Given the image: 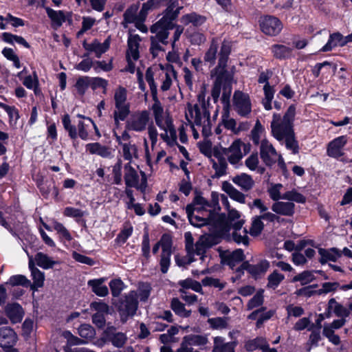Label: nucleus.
<instances>
[{
  "instance_id": "f257e3e1",
  "label": "nucleus",
  "mask_w": 352,
  "mask_h": 352,
  "mask_svg": "<svg viewBox=\"0 0 352 352\" xmlns=\"http://www.w3.org/2000/svg\"><path fill=\"white\" fill-rule=\"evenodd\" d=\"M212 205L202 197H195L193 204L186 208L188 220L195 227H201L205 225L212 224L219 226V215L215 212V206L218 204L217 195L212 192Z\"/></svg>"
},
{
  "instance_id": "f03ea898",
  "label": "nucleus",
  "mask_w": 352,
  "mask_h": 352,
  "mask_svg": "<svg viewBox=\"0 0 352 352\" xmlns=\"http://www.w3.org/2000/svg\"><path fill=\"white\" fill-rule=\"evenodd\" d=\"M175 8L174 3L170 5L164 16L151 28V32L155 34L151 38V51L154 56H157L159 51L164 50L162 45L168 43V30L174 27L173 21L178 14L177 12L174 11Z\"/></svg>"
},
{
  "instance_id": "7ed1b4c3",
  "label": "nucleus",
  "mask_w": 352,
  "mask_h": 352,
  "mask_svg": "<svg viewBox=\"0 0 352 352\" xmlns=\"http://www.w3.org/2000/svg\"><path fill=\"white\" fill-rule=\"evenodd\" d=\"M153 98L155 102L152 110L155 123L161 131L160 136L168 145L173 146L176 143L177 135L172 120L164 114L161 103L156 99V95Z\"/></svg>"
},
{
  "instance_id": "20e7f679",
  "label": "nucleus",
  "mask_w": 352,
  "mask_h": 352,
  "mask_svg": "<svg viewBox=\"0 0 352 352\" xmlns=\"http://www.w3.org/2000/svg\"><path fill=\"white\" fill-rule=\"evenodd\" d=\"M151 292V287L147 283L140 284L137 292L131 291L125 296V300L119 307L121 320L125 322L128 317L133 316L138 309V299L145 302Z\"/></svg>"
},
{
  "instance_id": "39448f33",
  "label": "nucleus",
  "mask_w": 352,
  "mask_h": 352,
  "mask_svg": "<svg viewBox=\"0 0 352 352\" xmlns=\"http://www.w3.org/2000/svg\"><path fill=\"white\" fill-rule=\"evenodd\" d=\"M157 74L160 76L162 81L161 89L167 91L170 88L173 80L176 79V73L173 67L170 64L159 65L148 68L146 72V80L150 86V89L153 96L157 94V85L154 82V75Z\"/></svg>"
},
{
  "instance_id": "423d86ee",
  "label": "nucleus",
  "mask_w": 352,
  "mask_h": 352,
  "mask_svg": "<svg viewBox=\"0 0 352 352\" xmlns=\"http://www.w3.org/2000/svg\"><path fill=\"white\" fill-rule=\"evenodd\" d=\"M250 144L237 138L228 148L215 146L212 150V155L214 157H226V159L230 164L236 165L250 152Z\"/></svg>"
},
{
  "instance_id": "0eeeda50",
  "label": "nucleus",
  "mask_w": 352,
  "mask_h": 352,
  "mask_svg": "<svg viewBox=\"0 0 352 352\" xmlns=\"http://www.w3.org/2000/svg\"><path fill=\"white\" fill-rule=\"evenodd\" d=\"M295 116L294 105H290L283 116L278 113H274L271 122V130L272 135L278 141L282 142L284 135L294 132L293 126Z\"/></svg>"
},
{
  "instance_id": "6e6552de",
  "label": "nucleus",
  "mask_w": 352,
  "mask_h": 352,
  "mask_svg": "<svg viewBox=\"0 0 352 352\" xmlns=\"http://www.w3.org/2000/svg\"><path fill=\"white\" fill-rule=\"evenodd\" d=\"M231 51V43L224 41L221 46L218 65L211 72L212 76H217L212 89V96L214 100L219 97L221 92V80L223 78L226 73V67Z\"/></svg>"
},
{
  "instance_id": "1a4fd4ad",
  "label": "nucleus",
  "mask_w": 352,
  "mask_h": 352,
  "mask_svg": "<svg viewBox=\"0 0 352 352\" xmlns=\"http://www.w3.org/2000/svg\"><path fill=\"white\" fill-rule=\"evenodd\" d=\"M283 185L281 184H270L267 192L270 199L274 201L280 199L287 201H295V202L303 204L306 201V198L296 190L287 191L282 194Z\"/></svg>"
},
{
  "instance_id": "9d476101",
  "label": "nucleus",
  "mask_w": 352,
  "mask_h": 352,
  "mask_svg": "<svg viewBox=\"0 0 352 352\" xmlns=\"http://www.w3.org/2000/svg\"><path fill=\"white\" fill-rule=\"evenodd\" d=\"M115 110L113 118L116 124L123 121L129 113V104L126 102V90L123 87H119L114 94Z\"/></svg>"
},
{
  "instance_id": "9b49d317",
  "label": "nucleus",
  "mask_w": 352,
  "mask_h": 352,
  "mask_svg": "<svg viewBox=\"0 0 352 352\" xmlns=\"http://www.w3.org/2000/svg\"><path fill=\"white\" fill-rule=\"evenodd\" d=\"M260 155L266 166H271L276 162L280 167L285 166L282 156L267 139H263L261 142Z\"/></svg>"
},
{
  "instance_id": "f8f14e48",
  "label": "nucleus",
  "mask_w": 352,
  "mask_h": 352,
  "mask_svg": "<svg viewBox=\"0 0 352 352\" xmlns=\"http://www.w3.org/2000/svg\"><path fill=\"white\" fill-rule=\"evenodd\" d=\"M151 118L147 111H142L134 113L126 122L128 129L136 132L144 131L149 125Z\"/></svg>"
},
{
  "instance_id": "ddd939ff",
  "label": "nucleus",
  "mask_w": 352,
  "mask_h": 352,
  "mask_svg": "<svg viewBox=\"0 0 352 352\" xmlns=\"http://www.w3.org/2000/svg\"><path fill=\"white\" fill-rule=\"evenodd\" d=\"M140 37L137 34H129L128 38V50L126 53V58L128 61L127 70L131 73L135 71V65L133 61H135L139 58V47L140 43Z\"/></svg>"
},
{
  "instance_id": "4468645a",
  "label": "nucleus",
  "mask_w": 352,
  "mask_h": 352,
  "mask_svg": "<svg viewBox=\"0 0 352 352\" xmlns=\"http://www.w3.org/2000/svg\"><path fill=\"white\" fill-rule=\"evenodd\" d=\"M233 107L241 116H248L252 109L249 95L241 91H236L233 96Z\"/></svg>"
},
{
  "instance_id": "2eb2a0df",
  "label": "nucleus",
  "mask_w": 352,
  "mask_h": 352,
  "mask_svg": "<svg viewBox=\"0 0 352 352\" xmlns=\"http://www.w3.org/2000/svg\"><path fill=\"white\" fill-rule=\"evenodd\" d=\"M259 25L261 31L269 36H276L278 34L282 28L281 21L273 16H264L260 18Z\"/></svg>"
},
{
  "instance_id": "dca6fc26",
  "label": "nucleus",
  "mask_w": 352,
  "mask_h": 352,
  "mask_svg": "<svg viewBox=\"0 0 352 352\" xmlns=\"http://www.w3.org/2000/svg\"><path fill=\"white\" fill-rule=\"evenodd\" d=\"M142 183L138 184V175L136 170L131 167L129 164L125 166V182L128 186L136 187L142 191L144 190L146 187V178L144 172H141Z\"/></svg>"
},
{
  "instance_id": "f3484780",
  "label": "nucleus",
  "mask_w": 352,
  "mask_h": 352,
  "mask_svg": "<svg viewBox=\"0 0 352 352\" xmlns=\"http://www.w3.org/2000/svg\"><path fill=\"white\" fill-rule=\"evenodd\" d=\"M16 342V335L14 331L8 327H0V346L7 352H18L16 349L12 346Z\"/></svg>"
},
{
  "instance_id": "a211bd4d",
  "label": "nucleus",
  "mask_w": 352,
  "mask_h": 352,
  "mask_svg": "<svg viewBox=\"0 0 352 352\" xmlns=\"http://www.w3.org/2000/svg\"><path fill=\"white\" fill-rule=\"evenodd\" d=\"M348 142L346 135H341L331 140L327 145V154L333 158L340 157L344 155V147Z\"/></svg>"
},
{
  "instance_id": "6ab92c4d",
  "label": "nucleus",
  "mask_w": 352,
  "mask_h": 352,
  "mask_svg": "<svg viewBox=\"0 0 352 352\" xmlns=\"http://www.w3.org/2000/svg\"><path fill=\"white\" fill-rule=\"evenodd\" d=\"M163 252L160 259L161 271L166 273L170 265V257L171 255L172 241L170 236L164 234L162 236Z\"/></svg>"
},
{
  "instance_id": "aec40b11",
  "label": "nucleus",
  "mask_w": 352,
  "mask_h": 352,
  "mask_svg": "<svg viewBox=\"0 0 352 352\" xmlns=\"http://www.w3.org/2000/svg\"><path fill=\"white\" fill-rule=\"evenodd\" d=\"M28 257L29 268L31 272V276L33 280V283H30L29 286H30L33 291H36L38 288H41L44 285L45 274L36 267L33 261V257L32 256H28Z\"/></svg>"
},
{
  "instance_id": "412c9836",
  "label": "nucleus",
  "mask_w": 352,
  "mask_h": 352,
  "mask_svg": "<svg viewBox=\"0 0 352 352\" xmlns=\"http://www.w3.org/2000/svg\"><path fill=\"white\" fill-rule=\"evenodd\" d=\"M294 201H277L272 205V210L277 214L292 217L295 212Z\"/></svg>"
},
{
  "instance_id": "4be33fe9",
  "label": "nucleus",
  "mask_w": 352,
  "mask_h": 352,
  "mask_svg": "<svg viewBox=\"0 0 352 352\" xmlns=\"http://www.w3.org/2000/svg\"><path fill=\"white\" fill-rule=\"evenodd\" d=\"M243 220H239L233 224L232 239L238 244L248 245V231L243 228Z\"/></svg>"
},
{
  "instance_id": "5701e85b",
  "label": "nucleus",
  "mask_w": 352,
  "mask_h": 352,
  "mask_svg": "<svg viewBox=\"0 0 352 352\" xmlns=\"http://www.w3.org/2000/svg\"><path fill=\"white\" fill-rule=\"evenodd\" d=\"M231 92L229 89L228 94H223L222 100L226 104L227 107L229 106V97ZM222 123L225 128L230 130L233 133L238 134V130L236 129V122L234 118L229 116L228 108L225 110L223 115L222 116Z\"/></svg>"
},
{
  "instance_id": "b1692460",
  "label": "nucleus",
  "mask_w": 352,
  "mask_h": 352,
  "mask_svg": "<svg viewBox=\"0 0 352 352\" xmlns=\"http://www.w3.org/2000/svg\"><path fill=\"white\" fill-rule=\"evenodd\" d=\"M216 242L214 238L211 234H204L201 236L195 244V253L197 255L201 256V259L204 258V254L207 248L211 247Z\"/></svg>"
},
{
  "instance_id": "393cba45",
  "label": "nucleus",
  "mask_w": 352,
  "mask_h": 352,
  "mask_svg": "<svg viewBox=\"0 0 352 352\" xmlns=\"http://www.w3.org/2000/svg\"><path fill=\"white\" fill-rule=\"evenodd\" d=\"M110 37H108L102 43L98 42L97 40H95L92 43L87 44L85 47L86 50L94 52L97 58H100L102 54L109 50L110 47Z\"/></svg>"
},
{
  "instance_id": "a878e982",
  "label": "nucleus",
  "mask_w": 352,
  "mask_h": 352,
  "mask_svg": "<svg viewBox=\"0 0 352 352\" xmlns=\"http://www.w3.org/2000/svg\"><path fill=\"white\" fill-rule=\"evenodd\" d=\"M346 45L345 38L339 32L330 34L327 43L321 48V52H329L336 47H342Z\"/></svg>"
},
{
  "instance_id": "bb28decb",
  "label": "nucleus",
  "mask_w": 352,
  "mask_h": 352,
  "mask_svg": "<svg viewBox=\"0 0 352 352\" xmlns=\"http://www.w3.org/2000/svg\"><path fill=\"white\" fill-rule=\"evenodd\" d=\"M107 280L106 278L89 280L87 283L88 286L91 288V291L98 296L104 297L109 294L108 287L104 285Z\"/></svg>"
},
{
  "instance_id": "cd10ccee",
  "label": "nucleus",
  "mask_w": 352,
  "mask_h": 352,
  "mask_svg": "<svg viewBox=\"0 0 352 352\" xmlns=\"http://www.w3.org/2000/svg\"><path fill=\"white\" fill-rule=\"evenodd\" d=\"M34 264L44 270L52 268L55 265L59 263L58 261L54 260L47 254L43 252H38L33 258Z\"/></svg>"
},
{
  "instance_id": "c85d7f7f",
  "label": "nucleus",
  "mask_w": 352,
  "mask_h": 352,
  "mask_svg": "<svg viewBox=\"0 0 352 352\" xmlns=\"http://www.w3.org/2000/svg\"><path fill=\"white\" fill-rule=\"evenodd\" d=\"M86 151L91 155H98L102 157H109L111 155V149L98 142L89 143L85 146Z\"/></svg>"
},
{
  "instance_id": "c756f323",
  "label": "nucleus",
  "mask_w": 352,
  "mask_h": 352,
  "mask_svg": "<svg viewBox=\"0 0 352 352\" xmlns=\"http://www.w3.org/2000/svg\"><path fill=\"white\" fill-rule=\"evenodd\" d=\"M318 253L320 256L319 260L321 263H325L329 261L334 262L341 256V253L336 248H320Z\"/></svg>"
},
{
  "instance_id": "7c9ffc66",
  "label": "nucleus",
  "mask_w": 352,
  "mask_h": 352,
  "mask_svg": "<svg viewBox=\"0 0 352 352\" xmlns=\"http://www.w3.org/2000/svg\"><path fill=\"white\" fill-rule=\"evenodd\" d=\"M222 190L226 192L232 199L241 204L245 203V195L236 189L230 183L228 182H223Z\"/></svg>"
},
{
  "instance_id": "2f4dec72",
  "label": "nucleus",
  "mask_w": 352,
  "mask_h": 352,
  "mask_svg": "<svg viewBox=\"0 0 352 352\" xmlns=\"http://www.w3.org/2000/svg\"><path fill=\"white\" fill-rule=\"evenodd\" d=\"M243 266L250 274L256 277L264 274L268 270L270 263L267 261L263 260L257 265H250L248 263H244Z\"/></svg>"
},
{
  "instance_id": "473e14b6",
  "label": "nucleus",
  "mask_w": 352,
  "mask_h": 352,
  "mask_svg": "<svg viewBox=\"0 0 352 352\" xmlns=\"http://www.w3.org/2000/svg\"><path fill=\"white\" fill-rule=\"evenodd\" d=\"M329 314L327 317H330L331 312L334 313L337 316L346 318L349 315V311L332 298L329 301L328 305Z\"/></svg>"
},
{
  "instance_id": "72a5a7b5",
  "label": "nucleus",
  "mask_w": 352,
  "mask_h": 352,
  "mask_svg": "<svg viewBox=\"0 0 352 352\" xmlns=\"http://www.w3.org/2000/svg\"><path fill=\"white\" fill-rule=\"evenodd\" d=\"M233 183L239 186L242 190H248L254 185V181L251 176L246 173H241L232 179Z\"/></svg>"
},
{
  "instance_id": "f704fd0d",
  "label": "nucleus",
  "mask_w": 352,
  "mask_h": 352,
  "mask_svg": "<svg viewBox=\"0 0 352 352\" xmlns=\"http://www.w3.org/2000/svg\"><path fill=\"white\" fill-rule=\"evenodd\" d=\"M218 48L219 41L217 38H213L204 57V62L208 63L210 66L213 65L215 63Z\"/></svg>"
},
{
  "instance_id": "c9c22d12",
  "label": "nucleus",
  "mask_w": 352,
  "mask_h": 352,
  "mask_svg": "<svg viewBox=\"0 0 352 352\" xmlns=\"http://www.w3.org/2000/svg\"><path fill=\"white\" fill-rule=\"evenodd\" d=\"M78 117L82 120H79L78 122L77 134L78 133V135L81 139L87 140L89 138L88 129L91 124H94V122L91 120V119L84 117L81 115H78Z\"/></svg>"
},
{
  "instance_id": "e433bc0d",
  "label": "nucleus",
  "mask_w": 352,
  "mask_h": 352,
  "mask_svg": "<svg viewBox=\"0 0 352 352\" xmlns=\"http://www.w3.org/2000/svg\"><path fill=\"white\" fill-rule=\"evenodd\" d=\"M21 80L23 85L29 89H33L35 94L40 92L38 77L36 72H33L32 75L26 76Z\"/></svg>"
},
{
  "instance_id": "4c0bfd02",
  "label": "nucleus",
  "mask_w": 352,
  "mask_h": 352,
  "mask_svg": "<svg viewBox=\"0 0 352 352\" xmlns=\"http://www.w3.org/2000/svg\"><path fill=\"white\" fill-rule=\"evenodd\" d=\"M6 312L9 318L14 323L21 321L23 315V309L19 304L8 305Z\"/></svg>"
},
{
  "instance_id": "58836bf2",
  "label": "nucleus",
  "mask_w": 352,
  "mask_h": 352,
  "mask_svg": "<svg viewBox=\"0 0 352 352\" xmlns=\"http://www.w3.org/2000/svg\"><path fill=\"white\" fill-rule=\"evenodd\" d=\"M265 130L261 122L257 120L255 125L251 131V139L256 145L261 144V142L264 139Z\"/></svg>"
},
{
  "instance_id": "ea45409f",
  "label": "nucleus",
  "mask_w": 352,
  "mask_h": 352,
  "mask_svg": "<svg viewBox=\"0 0 352 352\" xmlns=\"http://www.w3.org/2000/svg\"><path fill=\"white\" fill-rule=\"evenodd\" d=\"M186 117L189 122H194L197 125L200 124L201 111L197 104H188L186 110Z\"/></svg>"
},
{
  "instance_id": "a19ab883",
  "label": "nucleus",
  "mask_w": 352,
  "mask_h": 352,
  "mask_svg": "<svg viewBox=\"0 0 352 352\" xmlns=\"http://www.w3.org/2000/svg\"><path fill=\"white\" fill-rule=\"evenodd\" d=\"M264 98L263 99V105L265 110H271L272 101L274 99L275 89L273 86H271L269 83H267L263 87Z\"/></svg>"
},
{
  "instance_id": "79ce46f5",
  "label": "nucleus",
  "mask_w": 352,
  "mask_h": 352,
  "mask_svg": "<svg viewBox=\"0 0 352 352\" xmlns=\"http://www.w3.org/2000/svg\"><path fill=\"white\" fill-rule=\"evenodd\" d=\"M284 141L285 147L287 150L290 151L293 154H296L299 151V146L297 140H296L294 132L284 135L283 140Z\"/></svg>"
},
{
  "instance_id": "37998d69",
  "label": "nucleus",
  "mask_w": 352,
  "mask_h": 352,
  "mask_svg": "<svg viewBox=\"0 0 352 352\" xmlns=\"http://www.w3.org/2000/svg\"><path fill=\"white\" fill-rule=\"evenodd\" d=\"M122 155L126 160L131 161L138 157V147L130 142L122 144Z\"/></svg>"
},
{
  "instance_id": "c03bdc74",
  "label": "nucleus",
  "mask_w": 352,
  "mask_h": 352,
  "mask_svg": "<svg viewBox=\"0 0 352 352\" xmlns=\"http://www.w3.org/2000/svg\"><path fill=\"white\" fill-rule=\"evenodd\" d=\"M53 224V229L58 234L60 241H70L72 239V236L69 230L62 224L57 221L53 219L52 221Z\"/></svg>"
},
{
  "instance_id": "a18cd8bd",
  "label": "nucleus",
  "mask_w": 352,
  "mask_h": 352,
  "mask_svg": "<svg viewBox=\"0 0 352 352\" xmlns=\"http://www.w3.org/2000/svg\"><path fill=\"white\" fill-rule=\"evenodd\" d=\"M245 349L249 351H252L257 349L265 351L267 349V341L263 338H257L256 339L249 340L245 344Z\"/></svg>"
},
{
  "instance_id": "49530a36",
  "label": "nucleus",
  "mask_w": 352,
  "mask_h": 352,
  "mask_svg": "<svg viewBox=\"0 0 352 352\" xmlns=\"http://www.w3.org/2000/svg\"><path fill=\"white\" fill-rule=\"evenodd\" d=\"M182 21L186 25L192 23L195 26H199L204 23L206 18L195 13H191L184 16Z\"/></svg>"
},
{
  "instance_id": "de8ad7c7",
  "label": "nucleus",
  "mask_w": 352,
  "mask_h": 352,
  "mask_svg": "<svg viewBox=\"0 0 352 352\" xmlns=\"http://www.w3.org/2000/svg\"><path fill=\"white\" fill-rule=\"evenodd\" d=\"M222 202L225 205L226 208L228 210V219L230 223L233 227V224L238 221L239 220H243L241 219V214L234 209H231L230 208V205L228 201V199L224 196L221 195Z\"/></svg>"
},
{
  "instance_id": "09e8293b",
  "label": "nucleus",
  "mask_w": 352,
  "mask_h": 352,
  "mask_svg": "<svg viewBox=\"0 0 352 352\" xmlns=\"http://www.w3.org/2000/svg\"><path fill=\"white\" fill-rule=\"evenodd\" d=\"M48 16L51 19L54 25L59 27L65 21V16L61 11H55L49 8H46Z\"/></svg>"
},
{
  "instance_id": "8fccbe9b",
  "label": "nucleus",
  "mask_w": 352,
  "mask_h": 352,
  "mask_svg": "<svg viewBox=\"0 0 352 352\" xmlns=\"http://www.w3.org/2000/svg\"><path fill=\"white\" fill-rule=\"evenodd\" d=\"M171 307L175 314L181 317L187 318L190 315L191 311L190 310H186L184 304L177 298L173 299Z\"/></svg>"
},
{
  "instance_id": "3c124183",
  "label": "nucleus",
  "mask_w": 352,
  "mask_h": 352,
  "mask_svg": "<svg viewBox=\"0 0 352 352\" xmlns=\"http://www.w3.org/2000/svg\"><path fill=\"white\" fill-rule=\"evenodd\" d=\"M274 56L277 58H285L289 57L292 54V50L282 45H275L272 47Z\"/></svg>"
},
{
  "instance_id": "603ef678",
  "label": "nucleus",
  "mask_w": 352,
  "mask_h": 352,
  "mask_svg": "<svg viewBox=\"0 0 352 352\" xmlns=\"http://www.w3.org/2000/svg\"><path fill=\"white\" fill-rule=\"evenodd\" d=\"M259 160L257 153H252L245 160L246 166L251 170H257L262 173L264 169L258 166Z\"/></svg>"
},
{
  "instance_id": "864d4df0",
  "label": "nucleus",
  "mask_w": 352,
  "mask_h": 352,
  "mask_svg": "<svg viewBox=\"0 0 352 352\" xmlns=\"http://www.w3.org/2000/svg\"><path fill=\"white\" fill-rule=\"evenodd\" d=\"M217 161L215 162L213 160V165L212 167L216 170V175L217 177L222 176L226 173V168H227V161L226 157H215Z\"/></svg>"
},
{
  "instance_id": "5fc2aeb1",
  "label": "nucleus",
  "mask_w": 352,
  "mask_h": 352,
  "mask_svg": "<svg viewBox=\"0 0 352 352\" xmlns=\"http://www.w3.org/2000/svg\"><path fill=\"white\" fill-rule=\"evenodd\" d=\"M6 284L12 286L21 285L23 287H28L30 285V281L26 278V276L21 274H17L12 276Z\"/></svg>"
},
{
  "instance_id": "6e6d98bb",
  "label": "nucleus",
  "mask_w": 352,
  "mask_h": 352,
  "mask_svg": "<svg viewBox=\"0 0 352 352\" xmlns=\"http://www.w3.org/2000/svg\"><path fill=\"white\" fill-rule=\"evenodd\" d=\"M63 125L64 129L68 132L71 138L75 139L77 138L76 128L72 124L70 117L68 114H65L62 118Z\"/></svg>"
},
{
  "instance_id": "4d7b16f0",
  "label": "nucleus",
  "mask_w": 352,
  "mask_h": 352,
  "mask_svg": "<svg viewBox=\"0 0 352 352\" xmlns=\"http://www.w3.org/2000/svg\"><path fill=\"white\" fill-rule=\"evenodd\" d=\"M244 259V254L242 250L237 249L230 253L228 256V263L233 267L236 264L241 262Z\"/></svg>"
},
{
  "instance_id": "13d9d810",
  "label": "nucleus",
  "mask_w": 352,
  "mask_h": 352,
  "mask_svg": "<svg viewBox=\"0 0 352 352\" xmlns=\"http://www.w3.org/2000/svg\"><path fill=\"white\" fill-rule=\"evenodd\" d=\"M334 330L335 329L328 324H324L322 333L324 336L328 338L329 342L335 345H338L339 344L340 340L339 336L334 333Z\"/></svg>"
},
{
  "instance_id": "bf43d9fd",
  "label": "nucleus",
  "mask_w": 352,
  "mask_h": 352,
  "mask_svg": "<svg viewBox=\"0 0 352 352\" xmlns=\"http://www.w3.org/2000/svg\"><path fill=\"white\" fill-rule=\"evenodd\" d=\"M314 279V276L311 272L305 271L295 276L292 279V282H300L302 285H304L310 283Z\"/></svg>"
},
{
  "instance_id": "052dcab7",
  "label": "nucleus",
  "mask_w": 352,
  "mask_h": 352,
  "mask_svg": "<svg viewBox=\"0 0 352 352\" xmlns=\"http://www.w3.org/2000/svg\"><path fill=\"white\" fill-rule=\"evenodd\" d=\"M179 285L182 287V289H191L195 292H200L201 291V285L197 281L192 279H186L181 280L179 283Z\"/></svg>"
},
{
  "instance_id": "680f3d73",
  "label": "nucleus",
  "mask_w": 352,
  "mask_h": 352,
  "mask_svg": "<svg viewBox=\"0 0 352 352\" xmlns=\"http://www.w3.org/2000/svg\"><path fill=\"white\" fill-rule=\"evenodd\" d=\"M124 285L120 278H116L109 283V287L113 296H118L123 290Z\"/></svg>"
},
{
  "instance_id": "e2e57ef3",
  "label": "nucleus",
  "mask_w": 352,
  "mask_h": 352,
  "mask_svg": "<svg viewBox=\"0 0 352 352\" xmlns=\"http://www.w3.org/2000/svg\"><path fill=\"white\" fill-rule=\"evenodd\" d=\"M263 291H258L248 302V309L250 310L261 305L263 302Z\"/></svg>"
},
{
  "instance_id": "0e129e2a",
  "label": "nucleus",
  "mask_w": 352,
  "mask_h": 352,
  "mask_svg": "<svg viewBox=\"0 0 352 352\" xmlns=\"http://www.w3.org/2000/svg\"><path fill=\"white\" fill-rule=\"evenodd\" d=\"M158 1L157 0H147L143 3L142 8L140 12V16L141 19L145 18L148 12L157 8Z\"/></svg>"
},
{
  "instance_id": "69168bd1",
  "label": "nucleus",
  "mask_w": 352,
  "mask_h": 352,
  "mask_svg": "<svg viewBox=\"0 0 352 352\" xmlns=\"http://www.w3.org/2000/svg\"><path fill=\"white\" fill-rule=\"evenodd\" d=\"M263 229V223L260 217L255 218L252 223L250 233L253 236L259 235Z\"/></svg>"
},
{
  "instance_id": "338daca9",
  "label": "nucleus",
  "mask_w": 352,
  "mask_h": 352,
  "mask_svg": "<svg viewBox=\"0 0 352 352\" xmlns=\"http://www.w3.org/2000/svg\"><path fill=\"white\" fill-rule=\"evenodd\" d=\"M283 279L284 276L275 271L268 277V286L272 288H276Z\"/></svg>"
},
{
  "instance_id": "774afa93",
  "label": "nucleus",
  "mask_w": 352,
  "mask_h": 352,
  "mask_svg": "<svg viewBox=\"0 0 352 352\" xmlns=\"http://www.w3.org/2000/svg\"><path fill=\"white\" fill-rule=\"evenodd\" d=\"M90 78L89 77L79 78L76 83V88L80 94H83L85 90L88 88L90 83Z\"/></svg>"
}]
</instances>
